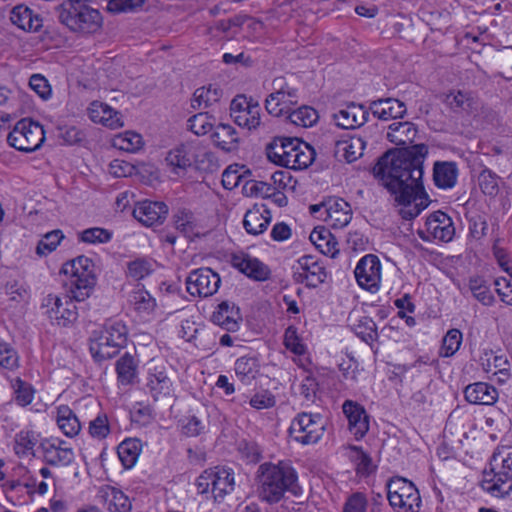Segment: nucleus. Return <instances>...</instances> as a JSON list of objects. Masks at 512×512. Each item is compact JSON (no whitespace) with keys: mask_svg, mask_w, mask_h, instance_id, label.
<instances>
[{"mask_svg":"<svg viewBox=\"0 0 512 512\" xmlns=\"http://www.w3.org/2000/svg\"><path fill=\"white\" fill-rule=\"evenodd\" d=\"M427 155L424 143L396 148L384 153L372 168L375 178L401 206L399 214L405 220L416 218L429 205L422 181Z\"/></svg>","mask_w":512,"mask_h":512,"instance_id":"f257e3e1","label":"nucleus"},{"mask_svg":"<svg viewBox=\"0 0 512 512\" xmlns=\"http://www.w3.org/2000/svg\"><path fill=\"white\" fill-rule=\"evenodd\" d=\"M259 496L269 504L278 503L286 492L297 495L295 470L286 463H263L258 469Z\"/></svg>","mask_w":512,"mask_h":512,"instance_id":"f03ea898","label":"nucleus"},{"mask_svg":"<svg viewBox=\"0 0 512 512\" xmlns=\"http://www.w3.org/2000/svg\"><path fill=\"white\" fill-rule=\"evenodd\" d=\"M88 0H66L56 6L59 22L72 33L87 36L98 32L103 25L99 10L87 4Z\"/></svg>","mask_w":512,"mask_h":512,"instance_id":"7ed1b4c3","label":"nucleus"},{"mask_svg":"<svg viewBox=\"0 0 512 512\" xmlns=\"http://www.w3.org/2000/svg\"><path fill=\"white\" fill-rule=\"evenodd\" d=\"M490 471H484L481 487L492 496L504 498L512 493V446L493 452Z\"/></svg>","mask_w":512,"mask_h":512,"instance_id":"20e7f679","label":"nucleus"},{"mask_svg":"<svg viewBox=\"0 0 512 512\" xmlns=\"http://www.w3.org/2000/svg\"><path fill=\"white\" fill-rule=\"evenodd\" d=\"M61 272L71 276L70 293L78 301H84L94 290L97 283L95 265L86 256H79L64 263Z\"/></svg>","mask_w":512,"mask_h":512,"instance_id":"39448f33","label":"nucleus"},{"mask_svg":"<svg viewBox=\"0 0 512 512\" xmlns=\"http://www.w3.org/2000/svg\"><path fill=\"white\" fill-rule=\"evenodd\" d=\"M127 327L120 321L106 323L99 337L90 343V352L98 361L111 359L127 343Z\"/></svg>","mask_w":512,"mask_h":512,"instance_id":"423d86ee","label":"nucleus"},{"mask_svg":"<svg viewBox=\"0 0 512 512\" xmlns=\"http://www.w3.org/2000/svg\"><path fill=\"white\" fill-rule=\"evenodd\" d=\"M387 499L397 512H419L421 497L416 486L403 477H393L386 484Z\"/></svg>","mask_w":512,"mask_h":512,"instance_id":"0eeeda50","label":"nucleus"},{"mask_svg":"<svg viewBox=\"0 0 512 512\" xmlns=\"http://www.w3.org/2000/svg\"><path fill=\"white\" fill-rule=\"evenodd\" d=\"M45 141L43 126L31 119H21L7 136L8 144L22 152H34Z\"/></svg>","mask_w":512,"mask_h":512,"instance_id":"6e6552de","label":"nucleus"},{"mask_svg":"<svg viewBox=\"0 0 512 512\" xmlns=\"http://www.w3.org/2000/svg\"><path fill=\"white\" fill-rule=\"evenodd\" d=\"M325 423L319 414L302 412L291 422L289 436L302 445L317 443L324 434Z\"/></svg>","mask_w":512,"mask_h":512,"instance_id":"1a4fd4ad","label":"nucleus"},{"mask_svg":"<svg viewBox=\"0 0 512 512\" xmlns=\"http://www.w3.org/2000/svg\"><path fill=\"white\" fill-rule=\"evenodd\" d=\"M75 301L73 294L71 297L65 296L64 301L57 295L49 294L43 299L42 307L46 308L45 313L51 321L59 326L67 327L78 318Z\"/></svg>","mask_w":512,"mask_h":512,"instance_id":"9d476101","label":"nucleus"},{"mask_svg":"<svg viewBox=\"0 0 512 512\" xmlns=\"http://www.w3.org/2000/svg\"><path fill=\"white\" fill-rule=\"evenodd\" d=\"M220 284V276L208 267L193 270L186 279L187 291L192 296H212L218 291Z\"/></svg>","mask_w":512,"mask_h":512,"instance_id":"9b49d317","label":"nucleus"},{"mask_svg":"<svg viewBox=\"0 0 512 512\" xmlns=\"http://www.w3.org/2000/svg\"><path fill=\"white\" fill-rule=\"evenodd\" d=\"M355 278L360 287L375 293L380 288L382 265L378 256H363L354 270Z\"/></svg>","mask_w":512,"mask_h":512,"instance_id":"f8f14e48","label":"nucleus"},{"mask_svg":"<svg viewBox=\"0 0 512 512\" xmlns=\"http://www.w3.org/2000/svg\"><path fill=\"white\" fill-rule=\"evenodd\" d=\"M293 278L297 283H305L308 288H316L327 278L325 267L315 257L304 255L293 267Z\"/></svg>","mask_w":512,"mask_h":512,"instance_id":"ddd939ff","label":"nucleus"},{"mask_svg":"<svg viewBox=\"0 0 512 512\" xmlns=\"http://www.w3.org/2000/svg\"><path fill=\"white\" fill-rule=\"evenodd\" d=\"M275 92L268 95L265 101V108L267 112L273 116H287L286 111L289 107L296 105L297 101L288 99L285 100V95L290 98H297V89L290 87L283 79L278 78L273 81Z\"/></svg>","mask_w":512,"mask_h":512,"instance_id":"4468645a","label":"nucleus"},{"mask_svg":"<svg viewBox=\"0 0 512 512\" xmlns=\"http://www.w3.org/2000/svg\"><path fill=\"white\" fill-rule=\"evenodd\" d=\"M65 441L58 438L44 439L40 443L43 460L50 466H68L75 458L74 451L63 446Z\"/></svg>","mask_w":512,"mask_h":512,"instance_id":"2eb2a0df","label":"nucleus"},{"mask_svg":"<svg viewBox=\"0 0 512 512\" xmlns=\"http://www.w3.org/2000/svg\"><path fill=\"white\" fill-rule=\"evenodd\" d=\"M348 419V429L356 440H361L369 431V415L362 405L346 400L342 406Z\"/></svg>","mask_w":512,"mask_h":512,"instance_id":"dca6fc26","label":"nucleus"},{"mask_svg":"<svg viewBox=\"0 0 512 512\" xmlns=\"http://www.w3.org/2000/svg\"><path fill=\"white\" fill-rule=\"evenodd\" d=\"M168 215V206L164 202L144 200L139 202L134 210L133 216L145 226L162 224Z\"/></svg>","mask_w":512,"mask_h":512,"instance_id":"f3484780","label":"nucleus"},{"mask_svg":"<svg viewBox=\"0 0 512 512\" xmlns=\"http://www.w3.org/2000/svg\"><path fill=\"white\" fill-rule=\"evenodd\" d=\"M426 232L442 242H450L455 235V227L450 216L442 211L431 213L425 222Z\"/></svg>","mask_w":512,"mask_h":512,"instance_id":"a211bd4d","label":"nucleus"},{"mask_svg":"<svg viewBox=\"0 0 512 512\" xmlns=\"http://www.w3.org/2000/svg\"><path fill=\"white\" fill-rule=\"evenodd\" d=\"M406 105L404 102L395 98H380L371 101L369 104V113L382 121L403 118L406 114Z\"/></svg>","mask_w":512,"mask_h":512,"instance_id":"6ab92c4d","label":"nucleus"},{"mask_svg":"<svg viewBox=\"0 0 512 512\" xmlns=\"http://www.w3.org/2000/svg\"><path fill=\"white\" fill-rule=\"evenodd\" d=\"M337 126L344 129H355L365 124L369 119V108L363 104L350 103L333 115Z\"/></svg>","mask_w":512,"mask_h":512,"instance_id":"aec40b11","label":"nucleus"},{"mask_svg":"<svg viewBox=\"0 0 512 512\" xmlns=\"http://www.w3.org/2000/svg\"><path fill=\"white\" fill-rule=\"evenodd\" d=\"M231 264L241 273L256 281L267 280L270 276L269 268L260 260L248 254L233 255Z\"/></svg>","mask_w":512,"mask_h":512,"instance_id":"412c9836","label":"nucleus"},{"mask_svg":"<svg viewBox=\"0 0 512 512\" xmlns=\"http://www.w3.org/2000/svg\"><path fill=\"white\" fill-rule=\"evenodd\" d=\"M88 114L94 123L102 124L110 129H117L123 126L120 112L103 102L93 101L88 108Z\"/></svg>","mask_w":512,"mask_h":512,"instance_id":"4be33fe9","label":"nucleus"},{"mask_svg":"<svg viewBox=\"0 0 512 512\" xmlns=\"http://www.w3.org/2000/svg\"><path fill=\"white\" fill-rule=\"evenodd\" d=\"M326 216L325 221H330L333 228H343L349 224L352 219V210L350 204L342 198H330L325 201Z\"/></svg>","mask_w":512,"mask_h":512,"instance_id":"5701e85b","label":"nucleus"},{"mask_svg":"<svg viewBox=\"0 0 512 512\" xmlns=\"http://www.w3.org/2000/svg\"><path fill=\"white\" fill-rule=\"evenodd\" d=\"M211 320L227 331L234 332L239 328V321L242 320L239 308L228 301H223L213 312Z\"/></svg>","mask_w":512,"mask_h":512,"instance_id":"b1692460","label":"nucleus"},{"mask_svg":"<svg viewBox=\"0 0 512 512\" xmlns=\"http://www.w3.org/2000/svg\"><path fill=\"white\" fill-rule=\"evenodd\" d=\"M465 399L471 404L492 405L498 399L497 389L485 382H476L466 386Z\"/></svg>","mask_w":512,"mask_h":512,"instance_id":"393cba45","label":"nucleus"},{"mask_svg":"<svg viewBox=\"0 0 512 512\" xmlns=\"http://www.w3.org/2000/svg\"><path fill=\"white\" fill-rule=\"evenodd\" d=\"M11 22L24 31L37 32L42 27V19L26 5L15 6L10 12Z\"/></svg>","mask_w":512,"mask_h":512,"instance_id":"a878e982","label":"nucleus"},{"mask_svg":"<svg viewBox=\"0 0 512 512\" xmlns=\"http://www.w3.org/2000/svg\"><path fill=\"white\" fill-rule=\"evenodd\" d=\"M458 167L453 161H436L433 166V180L440 189H451L457 183Z\"/></svg>","mask_w":512,"mask_h":512,"instance_id":"bb28decb","label":"nucleus"},{"mask_svg":"<svg viewBox=\"0 0 512 512\" xmlns=\"http://www.w3.org/2000/svg\"><path fill=\"white\" fill-rule=\"evenodd\" d=\"M213 143L226 152L236 151L239 146L237 130L229 124L219 123L211 135Z\"/></svg>","mask_w":512,"mask_h":512,"instance_id":"cd10ccee","label":"nucleus"},{"mask_svg":"<svg viewBox=\"0 0 512 512\" xmlns=\"http://www.w3.org/2000/svg\"><path fill=\"white\" fill-rule=\"evenodd\" d=\"M99 498L110 512H130L132 507L129 498L121 490L112 486L102 487Z\"/></svg>","mask_w":512,"mask_h":512,"instance_id":"c85d7f7f","label":"nucleus"},{"mask_svg":"<svg viewBox=\"0 0 512 512\" xmlns=\"http://www.w3.org/2000/svg\"><path fill=\"white\" fill-rule=\"evenodd\" d=\"M417 135L416 126L408 121L394 122L389 125L387 139L398 146L408 147Z\"/></svg>","mask_w":512,"mask_h":512,"instance_id":"c756f323","label":"nucleus"},{"mask_svg":"<svg viewBox=\"0 0 512 512\" xmlns=\"http://www.w3.org/2000/svg\"><path fill=\"white\" fill-rule=\"evenodd\" d=\"M365 141L361 137L352 136L349 140L336 142L334 154L338 159L343 158L352 163L363 155Z\"/></svg>","mask_w":512,"mask_h":512,"instance_id":"7c9ffc66","label":"nucleus"},{"mask_svg":"<svg viewBox=\"0 0 512 512\" xmlns=\"http://www.w3.org/2000/svg\"><path fill=\"white\" fill-rule=\"evenodd\" d=\"M138 360L129 352L124 353L116 361L118 382L122 385L133 384L138 374Z\"/></svg>","mask_w":512,"mask_h":512,"instance_id":"2f4dec72","label":"nucleus"},{"mask_svg":"<svg viewBox=\"0 0 512 512\" xmlns=\"http://www.w3.org/2000/svg\"><path fill=\"white\" fill-rule=\"evenodd\" d=\"M223 95L222 89L216 85H208L195 90L191 99L193 109H206L218 103Z\"/></svg>","mask_w":512,"mask_h":512,"instance_id":"473e14b6","label":"nucleus"},{"mask_svg":"<svg viewBox=\"0 0 512 512\" xmlns=\"http://www.w3.org/2000/svg\"><path fill=\"white\" fill-rule=\"evenodd\" d=\"M270 212L265 209L261 212L259 209L254 208L248 210L244 216L243 226L247 233L252 235H259L266 231L270 224Z\"/></svg>","mask_w":512,"mask_h":512,"instance_id":"72a5a7b5","label":"nucleus"},{"mask_svg":"<svg viewBox=\"0 0 512 512\" xmlns=\"http://www.w3.org/2000/svg\"><path fill=\"white\" fill-rule=\"evenodd\" d=\"M147 388L155 401L162 400L172 394V382L163 371L149 375Z\"/></svg>","mask_w":512,"mask_h":512,"instance_id":"f704fd0d","label":"nucleus"},{"mask_svg":"<svg viewBox=\"0 0 512 512\" xmlns=\"http://www.w3.org/2000/svg\"><path fill=\"white\" fill-rule=\"evenodd\" d=\"M56 422L59 429L68 437L78 435L81 430V424L76 414L66 405L58 407Z\"/></svg>","mask_w":512,"mask_h":512,"instance_id":"c9c22d12","label":"nucleus"},{"mask_svg":"<svg viewBox=\"0 0 512 512\" xmlns=\"http://www.w3.org/2000/svg\"><path fill=\"white\" fill-rule=\"evenodd\" d=\"M141 449L142 443L136 438L126 439L119 444L117 454L125 468H132L136 464Z\"/></svg>","mask_w":512,"mask_h":512,"instance_id":"e433bc0d","label":"nucleus"},{"mask_svg":"<svg viewBox=\"0 0 512 512\" xmlns=\"http://www.w3.org/2000/svg\"><path fill=\"white\" fill-rule=\"evenodd\" d=\"M192 146L190 144H181L169 151L166 156L168 165L173 167L175 173L178 170L185 171L192 164Z\"/></svg>","mask_w":512,"mask_h":512,"instance_id":"4c0bfd02","label":"nucleus"},{"mask_svg":"<svg viewBox=\"0 0 512 512\" xmlns=\"http://www.w3.org/2000/svg\"><path fill=\"white\" fill-rule=\"evenodd\" d=\"M259 372V363L256 357L243 356L235 362V373L244 384H250Z\"/></svg>","mask_w":512,"mask_h":512,"instance_id":"58836bf2","label":"nucleus"},{"mask_svg":"<svg viewBox=\"0 0 512 512\" xmlns=\"http://www.w3.org/2000/svg\"><path fill=\"white\" fill-rule=\"evenodd\" d=\"M212 492L215 497H224L234 490V476L230 470L222 468L212 471Z\"/></svg>","mask_w":512,"mask_h":512,"instance_id":"ea45409f","label":"nucleus"},{"mask_svg":"<svg viewBox=\"0 0 512 512\" xmlns=\"http://www.w3.org/2000/svg\"><path fill=\"white\" fill-rule=\"evenodd\" d=\"M286 118L294 125L301 127H310L315 124L318 120L317 111L310 107L303 105L297 109L292 110L291 106L286 111Z\"/></svg>","mask_w":512,"mask_h":512,"instance_id":"a19ab883","label":"nucleus"},{"mask_svg":"<svg viewBox=\"0 0 512 512\" xmlns=\"http://www.w3.org/2000/svg\"><path fill=\"white\" fill-rule=\"evenodd\" d=\"M130 302L134 309L141 314L151 313L156 306L155 299L144 287H138L131 293Z\"/></svg>","mask_w":512,"mask_h":512,"instance_id":"79ce46f5","label":"nucleus"},{"mask_svg":"<svg viewBox=\"0 0 512 512\" xmlns=\"http://www.w3.org/2000/svg\"><path fill=\"white\" fill-rule=\"evenodd\" d=\"M113 146L117 149L134 153L142 148L143 139L142 136L136 132L126 131L114 138Z\"/></svg>","mask_w":512,"mask_h":512,"instance_id":"37998d69","label":"nucleus"},{"mask_svg":"<svg viewBox=\"0 0 512 512\" xmlns=\"http://www.w3.org/2000/svg\"><path fill=\"white\" fill-rule=\"evenodd\" d=\"M174 225L175 228L181 232L185 237L191 238L193 236L198 235L195 232L196 222L194 215L191 211L182 209L179 210L174 216Z\"/></svg>","mask_w":512,"mask_h":512,"instance_id":"c03bdc74","label":"nucleus"},{"mask_svg":"<svg viewBox=\"0 0 512 512\" xmlns=\"http://www.w3.org/2000/svg\"><path fill=\"white\" fill-rule=\"evenodd\" d=\"M154 271L151 260L147 258H136L127 263L126 275L134 281H140Z\"/></svg>","mask_w":512,"mask_h":512,"instance_id":"a18cd8bd","label":"nucleus"},{"mask_svg":"<svg viewBox=\"0 0 512 512\" xmlns=\"http://www.w3.org/2000/svg\"><path fill=\"white\" fill-rule=\"evenodd\" d=\"M469 289L473 296L485 306L493 304L495 298L486 284V281L480 277L471 278L469 281Z\"/></svg>","mask_w":512,"mask_h":512,"instance_id":"49530a36","label":"nucleus"},{"mask_svg":"<svg viewBox=\"0 0 512 512\" xmlns=\"http://www.w3.org/2000/svg\"><path fill=\"white\" fill-rule=\"evenodd\" d=\"M355 334L367 344H372L378 338L377 326L370 317H362L356 325H354Z\"/></svg>","mask_w":512,"mask_h":512,"instance_id":"de8ad7c7","label":"nucleus"},{"mask_svg":"<svg viewBox=\"0 0 512 512\" xmlns=\"http://www.w3.org/2000/svg\"><path fill=\"white\" fill-rule=\"evenodd\" d=\"M444 101L455 113L470 112L473 104V99L470 95L462 91L451 92L446 95Z\"/></svg>","mask_w":512,"mask_h":512,"instance_id":"09e8293b","label":"nucleus"},{"mask_svg":"<svg viewBox=\"0 0 512 512\" xmlns=\"http://www.w3.org/2000/svg\"><path fill=\"white\" fill-rule=\"evenodd\" d=\"M63 238V232L59 229L46 233L37 244L36 254L41 257L50 254L57 248Z\"/></svg>","mask_w":512,"mask_h":512,"instance_id":"8fccbe9b","label":"nucleus"},{"mask_svg":"<svg viewBox=\"0 0 512 512\" xmlns=\"http://www.w3.org/2000/svg\"><path fill=\"white\" fill-rule=\"evenodd\" d=\"M295 155L296 157L293 158L294 162L291 164L290 169L299 170L305 169L313 163L316 152L312 146L302 141L301 144H298V150Z\"/></svg>","mask_w":512,"mask_h":512,"instance_id":"3c124183","label":"nucleus"},{"mask_svg":"<svg viewBox=\"0 0 512 512\" xmlns=\"http://www.w3.org/2000/svg\"><path fill=\"white\" fill-rule=\"evenodd\" d=\"M16 402L21 406L29 405L34 398V389L31 384L17 377L11 382Z\"/></svg>","mask_w":512,"mask_h":512,"instance_id":"603ef678","label":"nucleus"},{"mask_svg":"<svg viewBox=\"0 0 512 512\" xmlns=\"http://www.w3.org/2000/svg\"><path fill=\"white\" fill-rule=\"evenodd\" d=\"M498 176L492 170L485 168L479 176L478 182L481 191L488 196L495 197L499 192Z\"/></svg>","mask_w":512,"mask_h":512,"instance_id":"864d4df0","label":"nucleus"},{"mask_svg":"<svg viewBox=\"0 0 512 512\" xmlns=\"http://www.w3.org/2000/svg\"><path fill=\"white\" fill-rule=\"evenodd\" d=\"M37 438L33 431H21L15 436L14 451L19 456L27 455L33 451Z\"/></svg>","mask_w":512,"mask_h":512,"instance_id":"5fc2aeb1","label":"nucleus"},{"mask_svg":"<svg viewBox=\"0 0 512 512\" xmlns=\"http://www.w3.org/2000/svg\"><path fill=\"white\" fill-rule=\"evenodd\" d=\"M233 119L240 127H246L249 130L256 129L260 125V106L254 105L243 114H233Z\"/></svg>","mask_w":512,"mask_h":512,"instance_id":"6e6d98bb","label":"nucleus"},{"mask_svg":"<svg viewBox=\"0 0 512 512\" xmlns=\"http://www.w3.org/2000/svg\"><path fill=\"white\" fill-rule=\"evenodd\" d=\"M211 119L208 112H200L188 119V127L196 135H205L213 129Z\"/></svg>","mask_w":512,"mask_h":512,"instance_id":"4d7b16f0","label":"nucleus"},{"mask_svg":"<svg viewBox=\"0 0 512 512\" xmlns=\"http://www.w3.org/2000/svg\"><path fill=\"white\" fill-rule=\"evenodd\" d=\"M0 367L9 371L19 367L18 352L6 342H0Z\"/></svg>","mask_w":512,"mask_h":512,"instance_id":"13d9d810","label":"nucleus"},{"mask_svg":"<svg viewBox=\"0 0 512 512\" xmlns=\"http://www.w3.org/2000/svg\"><path fill=\"white\" fill-rule=\"evenodd\" d=\"M349 448L354 453L353 457L357 464V472L361 475L371 474L375 470L372 458L360 446L351 445Z\"/></svg>","mask_w":512,"mask_h":512,"instance_id":"bf43d9fd","label":"nucleus"},{"mask_svg":"<svg viewBox=\"0 0 512 512\" xmlns=\"http://www.w3.org/2000/svg\"><path fill=\"white\" fill-rule=\"evenodd\" d=\"M462 343V333L458 329H450L442 340L443 356L450 357L460 348Z\"/></svg>","mask_w":512,"mask_h":512,"instance_id":"052dcab7","label":"nucleus"},{"mask_svg":"<svg viewBox=\"0 0 512 512\" xmlns=\"http://www.w3.org/2000/svg\"><path fill=\"white\" fill-rule=\"evenodd\" d=\"M284 345L286 349L294 353L295 355H304L306 347L302 343L295 326H289L284 333Z\"/></svg>","mask_w":512,"mask_h":512,"instance_id":"680f3d73","label":"nucleus"},{"mask_svg":"<svg viewBox=\"0 0 512 512\" xmlns=\"http://www.w3.org/2000/svg\"><path fill=\"white\" fill-rule=\"evenodd\" d=\"M484 370L489 372L491 368L498 369L495 372V375H503L504 378H497L498 383L503 384L507 381V379L510 377L509 368L510 363L508 359L501 355H495L493 357V361L491 362L490 359L487 360V364L483 363Z\"/></svg>","mask_w":512,"mask_h":512,"instance_id":"e2e57ef3","label":"nucleus"},{"mask_svg":"<svg viewBox=\"0 0 512 512\" xmlns=\"http://www.w3.org/2000/svg\"><path fill=\"white\" fill-rule=\"evenodd\" d=\"M284 140H286V137H275L266 147L268 159L279 166L282 165L285 155L286 142Z\"/></svg>","mask_w":512,"mask_h":512,"instance_id":"0e129e2a","label":"nucleus"},{"mask_svg":"<svg viewBox=\"0 0 512 512\" xmlns=\"http://www.w3.org/2000/svg\"><path fill=\"white\" fill-rule=\"evenodd\" d=\"M112 233L104 228H88L80 233V240L85 243H106L110 241Z\"/></svg>","mask_w":512,"mask_h":512,"instance_id":"69168bd1","label":"nucleus"},{"mask_svg":"<svg viewBox=\"0 0 512 512\" xmlns=\"http://www.w3.org/2000/svg\"><path fill=\"white\" fill-rule=\"evenodd\" d=\"M29 86L41 99H50L52 89L48 80L43 75L33 74L29 79Z\"/></svg>","mask_w":512,"mask_h":512,"instance_id":"338daca9","label":"nucleus"},{"mask_svg":"<svg viewBox=\"0 0 512 512\" xmlns=\"http://www.w3.org/2000/svg\"><path fill=\"white\" fill-rule=\"evenodd\" d=\"M110 433V426L106 414H99L89 423V434L93 438L104 439Z\"/></svg>","mask_w":512,"mask_h":512,"instance_id":"774afa93","label":"nucleus"}]
</instances>
